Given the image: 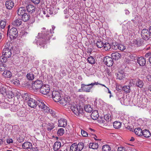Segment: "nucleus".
Returning <instances> with one entry per match:
<instances>
[{
	"label": "nucleus",
	"instance_id": "ddd939ff",
	"mask_svg": "<svg viewBox=\"0 0 151 151\" xmlns=\"http://www.w3.org/2000/svg\"><path fill=\"white\" fill-rule=\"evenodd\" d=\"M14 3L13 0H8L5 3L6 7L9 9H11L14 6Z\"/></svg>",
	"mask_w": 151,
	"mask_h": 151
},
{
	"label": "nucleus",
	"instance_id": "ea45409f",
	"mask_svg": "<svg viewBox=\"0 0 151 151\" xmlns=\"http://www.w3.org/2000/svg\"><path fill=\"white\" fill-rule=\"evenodd\" d=\"M88 62L90 64H94L95 63V60L92 56H90L88 58Z\"/></svg>",
	"mask_w": 151,
	"mask_h": 151
},
{
	"label": "nucleus",
	"instance_id": "49530a36",
	"mask_svg": "<svg viewBox=\"0 0 151 151\" xmlns=\"http://www.w3.org/2000/svg\"><path fill=\"white\" fill-rule=\"evenodd\" d=\"M17 115L19 117H24L26 116L25 112L22 111H18L17 112Z\"/></svg>",
	"mask_w": 151,
	"mask_h": 151
},
{
	"label": "nucleus",
	"instance_id": "4468645a",
	"mask_svg": "<svg viewBox=\"0 0 151 151\" xmlns=\"http://www.w3.org/2000/svg\"><path fill=\"white\" fill-rule=\"evenodd\" d=\"M137 62L141 66H144L146 63L145 59L143 57L138 58L137 59Z\"/></svg>",
	"mask_w": 151,
	"mask_h": 151
},
{
	"label": "nucleus",
	"instance_id": "680f3d73",
	"mask_svg": "<svg viewBox=\"0 0 151 151\" xmlns=\"http://www.w3.org/2000/svg\"><path fill=\"white\" fill-rule=\"evenodd\" d=\"M106 73L109 76H110L111 75V71L110 70L107 69L106 70Z\"/></svg>",
	"mask_w": 151,
	"mask_h": 151
},
{
	"label": "nucleus",
	"instance_id": "f03ea898",
	"mask_svg": "<svg viewBox=\"0 0 151 151\" xmlns=\"http://www.w3.org/2000/svg\"><path fill=\"white\" fill-rule=\"evenodd\" d=\"M51 31V30L50 35L48 33L47 35H45L42 31L41 33H38L39 38V39L37 41L36 43L37 45H39L44 47L45 46L44 44H46L47 41L49 40L50 39L51 36L50 34L51 33H52Z\"/></svg>",
	"mask_w": 151,
	"mask_h": 151
},
{
	"label": "nucleus",
	"instance_id": "a878e982",
	"mask_svg": "<svg viewBox=\"0 0 151 151\" xmlns=\"http://www.w3.org/2000/svg\"><path fill=\"white\" fill-rule=\"evenodd\" d=\"M115 50H117V49L122 50L123 51L125 49V47L122 44H117L116 46V47L113 48Z\"/></svg>",
	"mask_w": 151,
	"mask_h": 151
},
{
	"label": "nucleus",
	"instance_id": "6ab92c4d",
	"mask_svg": "<svg viewBox=\"0 0 151 151\" xmlns=\"http://www.w3.org/2000/svg\"><path fill=\"white\" fill-rule=\"evenodd\" d=\"M2 75L5 78H10L12 76V73L8 70H5Z\"/></svg>",
	"mask_w": 151,
	"mask_h": 151
},
{
	"label": "nucleus",
	"instance_id": "de8ad7c7",
	"mask_svg": "<svg viewBox=\"0 0 151 151\" xmlns=\"http://www.w3.org/2000/svg\"><path fill=\"white\" fill-rule=\"evenodd\" d=\"M145 57L149 58V61L150 63L151 64V52H148L146 53L145 55Z\"/></svg>",
	"mask_w": 151,
	"mask_h": 151
},
{
	"label": "nucleus",
	"instance_id": "4d7b16f0",
	"mask_svg": "<svg viewBox=\"0 0 151 151\" xmlns=\"http://www.w3.org/2000/svg\"><path fill=\"white\" fill-rule=\"evenodd\" d=\"M23 99L25 100H27L28 99V100L30 99L29 98V96H28V94L27 93L24 94V95L23 96Z\"/></svg>",
	"mask_w": 151,
	"mask_h": 151
},
{
	"label": "nucleus",
	"instance_id": "f8f14e48",
	"mask_svg": "<svg viewBox=\"0 0 151 151\" xmlns=\"http://www.w3.org/2000/svg\"><path fill=\"white\" fill-rule=\"evenodd\" d=\"M69 101L70 100H69L68 98L65 97L60 99L58 102L63 106H65L69 104Z\"/></svg>",
	"mask_w": 151,
	"mask_h": 151
},
{
	"label": "nucleus",
	"instance_id": "2f4dec72",
	"mask_svg": "<svg viewBox=\"0 0 151 151\" xmlns=\"http://www.w3.org/2000/svg\"><path fill=\"white\" fill-rule=\"evenodd\" d=\"M121 123L120 122H115L113 123L114 127L116 129H119L121 127Z\"/></svg>",
	"mask_w": 151,
	"mask_h": 151
},
{
	"label": "nucleus",
	"instance_id": "6e6d98bb",
	"mask_svg": "<svg viewBox=\"0 0 151 151\" xmlns=\"http://www.w3.org/2000/svg\"><path fill=\"white\" fill-rule=\"evenodd\" d=\"M48 14H52L53 13V8H48L46 10Z\"/></svg>",
	"mask_w": 151,
	"mask_h": 151
},
{
	"label": "nucleus",
	"instance_id": "052dcab7",
	"mask_svg": "<svg viewBox=\"0 0 151 151\" xmlns=\"http://www.w3.org/2000/svg\"><path fill=\"white\" fill-rule=\"evenodd\" d=\"M125 149L123 147H119L118 148L117 151H126Z\"/></svg>",
	"mask_w": 151,
	"mask_h": 151
},
{
	"label": "nucleus",
	"instance_id": "c85d7f7f",
	"mask_svg": "<svg viewBox=\"0 0 151 151\" xmlns=\"http://www.w3.org/2000/svg\"><path fill=\"white\" fill-rule=\"evenodd\" d=\"M84 110L87 112L91 113L93 109L90 105H86L84 106Z\"/></svg>",
	"mask_w": 151,
	"mask_h": 151
},
{
	"label": "nucleus",
	"instance_id": "72a5a7b5",
	"mask_svg": "<svg viewBox=\"0 0 151 151\" xmlns=\"http://www.w3.org/2000/svg\"><path fill=\"white\" fill-rule=\"evenodd\" d=\"M46 127L48 131H50L55 127L54 124L52 123H48L47 124Z\"/></svg>",
	"mask_w": 151,
	"mask_h": 151
},
{
	"label": "nucleus",
	"instance_id": "a19ab883",
	"mask_svg": "<svg viewBox=\"0 0 151 151\" xmlns=\"http://www.w3.org/2000/svg\"><path fill=\"white\" fill-rule=\"evenodd\" d=\"M102 149L103 151H110L111 148L109 145H105L103 146Z\"/></svg>",
	"mask_w": 151,
	"mask_h": 151
},
{
	"label": "nucleus",
	"instance_id": "864d4df0",
	"mask_svg": "<svg viewBox=\"0 0 151 151\" xmlns=\"http://www.w3.org/2000/svg\"><path fill=\"white\" fill-rule=\"evenodd\" d=\"M6 89L4 87H2L0 90V92L3 95L6 94Z\"/></svg>",
	"mask_w": 151,
	"mask_h": 151
},
{
	"label": "nucleus",
	"instance_id": "8fccbe9b",
	"mask_svg": "<svg viewBox=\"0 0 151 151\" xmlns=\"http://www.w3.org/2000/svg\"><path fill=\"white\" fill-rule=\"evenodd\" d=\"M76 144L74 143L70 146V151H76Z\"/></svg>",
	"mask_w": 151,
	"mask_h": 151
},
{
	"label": "nucleus",
	"instance_id": "f3484780",
	"mask_svg": "<svg viewBox=\"0 0 151 151\" xmlns=\"http://www.w3.org/2000/svg\"><path fill=\"white\" fill-rule=\"evenodd\" d=\"M27 11L31 13L34 12L35 11V7L32 5H27L26 7Z\"/></svg>",
	"mask_w": 151,
	"mask_h": 151
},
{
	"label": "nucleus",
	"instance_id": "bf43d9fd",
	"mask_svg": "<svg viewBox=\"0 0 151 151\" xmlns=\"http://www.w3.org/2000/svg\"><path fill=\"white\" fill-rule=\"evenodd\" d=\"M31 1L35 4H37L40 3V0H31Z\"/></svg>",
	"mask_w": 151,
	"mask_h": 151
},
{
	"label": "nucleus",
	"instance_id": "423d86ee",
	"mask_svg": "<svg viewBox=\"0 0 151 151\" xmlns=\"http://www.w3.org/2000/svg\"><path fill=\"white\" fill-rule=\"evenodd\" d=\"M8 35L11 38L14 39L16 38L17 37L18 35L17 29L15 27H12L10 30L9 29L7 33V35Z\"/></svg>",
	"mask_w": 151,
	"mask_h": 151
},
{
	"label": "nucleus",
	"instance_id": "603ef678",
	"mask_svg": "<svg viewBox=\"0 0 151 151\" xmlns=\"http://www.w3.org/2000/svg\"><path fill=\"white\" fill-rule=\"evenodd\" d=\"M81 133L83 137H86L88 136V133L87 132L82 129L81 130Z\"/></svg>",
	"mask_w": 151,
	"mask_h": 151
},
{
	"label": "nucleus",
	"instance_id": "58836bf2",
	"mask_svg": "<svg viewBox=\"0 0 151 151\" xmlns=\"http://www.w3.org/2000/svg\"><path fill=\"white\" fill-rule=\"evenodd\" d=\"M27 78L29 80H32L34 78V75L32 73H28L27 75Z\"/></svg>",
	"mask_w": 151,
	"mask_h": 151
},
{
	"label": "nucleus",
	"instance_id": "774afa93",
	"mask_svg": "<svg viewBox=\"0 0 151 151\" xmlns=\"http://www.w3.org/2000/svg\"><path fill=\"white\" fill-rule=\"evenodd\" d=\"M130 62V60L128 58H126L124 60V62L126 64H128Z\"/></svg>",
	"mask_w": 151,
	"mask_h": 151
},
{
	"label": "nucleus",
	"instance_id": "2eb2a0df",
	"mask_svg": "<svg viewBox=\"0 0 151 151\" xmlns=\"http://www.w3.org/2000/svg\"><path fill=\"white\" fill-rule=\"evenodd\" d=\"M32 146V144L29 142H25L22 145V147L24 149H31Z\"/></svg>",
	"mask_w": 151,
	"mask_h": 151
},
{
	"label": "nucleus",
	"instance_id": "4c0bfd02",
	"mask_svg": "<svg viewBox=\"0 0 151 151\" xmlns=\"http://www.w3.org/2000/svg\"><path fill=\"white\" fill-rule=\"evenodd\" d=\"M125 76V74L123 73H122L120 72H119L117 74V78L121 80L124 78Z\"/></svg>",
	"mask_w": 151,
	"mask_h": 151
},
{
	"label": "nucleus",
	"instance_id": "c9c22d12",
	"mask_svg": "<svg viewBox=\"0 0 151 151\" xmlns=\"http://www.w3.org/2000/svg\"><path fill=\"white\" fill-rule=\"evenodd\" d=\"M104 49L106 51L109 50L111 49V46L110 44L107 42H106L103 44V47Z\"/></svg>",
	"mask_w": 151,
	"mask_h": 151
},
{
	"label": "nucleus",
	"instance_id": "a18cd8bd",
	"mask_svg": "<svg viewBox=\"0 0 151 151\" xmlns=\"http://www.w3.org/2000/svg\"><path fill=\"white\" fill-rule=\"evenodd\" d=\"M6 22L5 20H1L0 22V26L2 29H4L6 26Z\"/></svg>",
	"mask_w": 151,
	"mask_h": 151
},
{
	"label": "nucleus",
	"instance_id": "c03bdc74",
	"mask_svg": "<svg viewBox=\"0 0 151 151\" xmlns=\"http://www.w3.org/2000/svg\"><path fill=\"white\" fill-rule=\"evenodd\" d=\"M103 43L102 41L100 40H98L96 42V46L97 47L99 48H101L103 47Z\"/></svg>",
	"mask_w": 151,
	"mask_h": 151
},
{
	"label": "nucleus",
	"instance_id": "393cba45",
	"mask_svg": "<svg viewBox=\"0 0 151 151\" xmlns=\"http://www.w3.org/2000/svg\"><path fill=\"white\" fill-rule=\"evenodd\" d=\"M142 135H143L145 137L148 138L150 136L151 134L148 130L146 129L143 130L142 131Z\"/></svg>",
	"mask_w": 151,
	"mask_h": 151
},
{
	"label": "nucleus",
	"instance_id": "b1692460",
	"mask_svg": "<svg viewBox=\"0 0 151 151\" xmlns=\"http://www.w3.org/2000/svg\"><path fill=\"white\" fill-rule=\"evenodd\" d=\"M84 144L83 142H80L76 145V151H81L83 148Z\"/></svg>",
	"mask_w": 151,
	"mask_h": 151
},
{
	"label": "nucleus",
	"instance_id": "4be33fe9",
	"mask_svg": "<svg viewBox=\"0 0 151 151\" xmlns=\"http://www.w3.org/2000/svg\"><path fill=\"white\" fill-rule=\"evenodd\" d=\"M99 116V113L97 110H94L91 115V118L93 120H96Z\"/></svg>",
	"mask_w": 151,
	"mask_h": 151
},
{
	"label": "nucleus",
	"instance_id": "a211bd4d",
	"mask_svg": "<svg viewBox=\"0 0 151 151\" xmlns=\"http://www.w3.org/2000/svg\"><path fill=\"white\" fill-rule=\"evenodd\" d=\"M67 125V121L66 119H61L58 121V126H59L64 127Z\"/></svg>",
	"mask_w": 151,
	"mask_h": 151
},
{
	"label": "nucleus",
	"instance_id": "7c9ffc66",
	"mask_svg": "<svg viewBox=\"0 0 151 151\" xmlns=\"http://www.w3.org/2000/svg\"><path fill=\"white\" fill-rule=\"evenodd\" d=\"M98 147V144L96 143H90L89 145V147L90 148L93 149H97Z\"/></svg>",
	"mask_w": 151,
	"mask_h": 151
},
{
	"label": "nucleus",
	"instance_id": "c756f323",
	"mask_svg": "<svg viewBox=\"0 0 151 151\" xmlns=\"http://www.w3.org/2000/svg\"><path fill=\"white\" fill-rule=\"evenodd\" d=\"M52 29H51L50 30H50H51V32H52V33H51V34H50L51 35V37L52 36V33H54L53 31L55 29V27L54 26H52ZM45 29H46L45 28H43V29H42L44 30L43 31H43L44 34H45L46 35H47V34L48 33H49V35H50V32H49L48 31H46V32H45L44 31L45 30Z\"/></svg>",
	"mask_w": 151,
	"mask_h": 151
},
{
	"label": "nucleus",
	"instance_id": "6e6552de",
	"mask_svg": "<svg viewBox=\"0 0 151 151\" xmlns=\"http://www.w3.org/2000/svg\"><path fill=\"white\" fill-rule=\"evenodd\" d=\"M103 62L107 66L109 67L112 66L113 64V60L112 58L108 56L104 57Z\"/></svg>",
	"mask_w": 151,
	"mask_h": 151
},
{
	"label": "nucleus",
	"instance_id": "e433bc0d",
	"mask_svg": "<svg viewBox=\"0 0 151 151\" xmlns=\"http://www.w3.org/2000/svg\"><path fill=\"white\" fill-rule=\"evenodd\" d=\"M136 81V86L137 87L140 88H141L143 87L144 85V83L142 81L138 79Z\"/></svg>",
	"mask_w": 151,
	"mask_h": 151
},
{
	"label": "nucleus",
	"instance_id": "09e8293b",
	"mask_svg": "<svg viewBox=\"0 0 151 151\" xmlns=\"http://www.w3.org/2000/svg\"><path fill=\"white\" fill-rule=\"evenodd\" d=\"M6 66V65L5 64H0V71H4L5 70Z\"/></svg>",
	"mask_w": 151,
	"mask_h": 151
},
{
	"label": "nucleus",
	"instance_id": "69168bd1",
	"mask_svg": "<svg viewBox=\"0 0 151 151\" xmlns=\"http://www.w3.org/2000/svg\"><path fill=\"white\" fill-rule=\"evenodd\" d=\"M42 12L44 15H45L46 14V17H49V16L48 15V14L46 10H44L43 11H42Z\"/></svg>",
	"mask_w": 151,
	"mask_h": 151
},
{
	"label": "nucleus",
	"instance_id": "dca6fc26",
	"mask_svg": "<svg viewBox=\"0 0 151 151\" xmlns=\"http://www.w3.org/2000/svg\"><path fill=\"white\" fill-rule=\"evenodd\" d=\"M82 86V88H83V91L86 92H89L91 91V89L92 87H89V84L88 85H85L84 84H81Z\"/></svg>",
	"mask_w": 151,
	"mask_h": 151
},
{
	"label": "nucleus",
	"instance_id": "7ed1b4c3",
	"mask_svg": "<svg viewBox=\"0 0 151 151\" xmlns=\"http://www.w3.org/2000/svg\"><path fill=\"white\" fill-rule=\"evenodd\" d=\"M27 103L29 106L33 108L38 106L41 109L43 105H44V103L42 100H38L36 101L35 100L31 98L27 100Z\"/></svg>",
	"mask_w": 151,
	"mask_h": 151
},
{
	"label": "nucleus",
	"instance_id": "3c124183",
	"mask_svg": "<svg viewBox=\"0 0 151 151\" xmlns=\"http://www.w3.org/2000/svg\"><path fill=\"white\" fill-rule=\"evenodd\" d=\"M110 115L106 114L104 116V119L107 122L109 121V120H110Z\"/></svg>",
	"mask_w": 151,
	"mask_h": 151
},
{
	"label": "nucleus",
	"instance_id": "13d9d810",
	"mask_svg": "<svg viewBox=\"0 0 151 151\" xmlns=\"http://www.w3.org/2000/svg\"><path fill=\"white\" fill-rule=\"evenodd\" d=\"M134 42L135 44L138 46L140 45H141V42L139 40H135V41H134Z\"/></svg>",
	"mask_w": 151,
	"mask_h": 151
},
{
	"label": "nucleus",
	"instance_id": "f704fd0d",
	"mask_svg": "<svg viewBox=\"0 0 151 151\" xmlns=\"http://www.w3.org/2000/svg\"><path fill=\"white\" fill-rule=\"evenodd\" d=\"M122 89L126 93H129L130 92V87L129 86H124L122 88Z\"/></svg>",
	"mask_w": 151,
	"mask_h": 151
},
{
	"label": "nucleus",
	"instance_id": "9d476101",
	"mask_svg": "<svg viewBox=\"0 0 151 151\" xmlns=\"http://www.w3.org/2000/svg\"><path fill=\"white\" fill-rule=\"evenodd\" d=\"M52 96L53 100L56 102H58L61 98L60 94L57 91H53L52 92Z\"/></svg>",
	"mask_w": 151,
	"mask_h": 151
},
{
	"label": "nucleus",
	"instance_id": "9b49d317",
	"mask_svg": "<svg viewBox=\"0 0 151 151\" xmlns=\"http://www.w3.org/2000/svg\"><path fill=\"white\" fill-rule=\"evenodd\" d=\"M41 110L45 113H49L52 115H54L55 114L54 111L53 110L50 109L49 108L46 106L44 104V105H43Z\"/></svg>",
	"mask_w": 151,
	"mask_h": 151
},
{
	"label": "nucleus",
	"instance_id": "79ce46f5",
	"mask_svg": "<svg viewBox=\"0 0 151 151\" xmlns=\"http://www.w3.org/2000/svg\"><path fill=\"white\" fill-rule=\"evenodd\" d=\"M64 133V130L63 128L59 129L57 132L58 136H62Z\"/></svg>",
	"mask_w": 151,
	"mask_h": 151
},
{
	"label": "nucleus",
	"instance_id": "cd10ccee",
	"mask_svg": "<svg viewBox=\"0 0 151 151\" xmlns=\"http://www.w3.org/2000/svg\"><path fill=\"white\" fill-rule=\"evenodd\" d=\"M142 130L139 128H136L134 130V132L135 134L138 136L142 135Z\"/></svg>",
	"mask_w": 151,
	"mask_h": 151
},
{
	"label": "nucleus",
	"instance_id": "412c9836",
	"mask_svg": "<svg viewBox=\"0 0 151 151\" xmlns=\"http://www.w3.org/2000/svg\"><path fill=\"white\" fill-rule=\"evenodd\" d=\"M17 13L19 16H22L26 13L24 7L19 8L17 11Z\"/></svg>",
	"mask_w": 151,
	"mask_h": 151
},
{
	"label": "nucleus",
	"instance_id": "aec40b11",
	"mask_svg": "<svg viewBox=\"0 0 151 151\" xmlns=\"http://www.w3.org/2000/svg\"><path fill=\"white\" fill-rule=\"evenodd\" d=\"M22 19H17L13 22L12 24V25L15 27H19L22 24Z\"/></svg>",
	"mask_w": 151,
	"mask_h": 151
},
{
	"label": "nucleus",
	"instance_id": "473e14b6",
	"mask_svg": "<svg viewBox=\"0 0 151 151\" xmlns=\"http://www.w3.org/2000/svg\"><path fill=\"white\" fill-rule=\"evenodd\" d=\"M61 146V143L59 142H55L53 146V149L55 151H56L59 149Z\"/></svg>",
	"mask_w": 151,
	"mask_h": 151
},
{
	"label": "nucleus",
	"instance_id": "5fc2aeb1",
	"mask_svg": "<svg viewBox=\"0 0 151 151\" xmlns=\"http://www.w3.org/2000/svg\"><path fill=\"white\" fill-rule=\"evenodd\" d=\"M13 83L16 85H17L19 84V81L17 79H13L12 80Z\"/></svg>",
	"mask_w": 151,
	"mask_h": 151
},
{
	"label": "nucleus",
	"instance_id": "bb28decb",
	"mask_svg": "<svg viewBox=\"0 0 151 151\" xmlns=\"http://www.w3.org/2000/svg\"><path fill=\"white\" fill-rule=\"evenodd\" d=\"M30 17L29 14L28 13H26L22 16V20L24 22H26L29 19Z\"/></svg>",
	"mask_w": 151,
	"mask_h": 151
},
{
	"label": "nucleus",
	"instance_id": "5701e85b",
	"mask_svg": "<svg viewBox=\"0 0 151 151\" xmlns=\"http://www.w3.org/2000/svg\"><path fill=\"white\" fill-rule=\"evenodd\" d=\"M111 56L113 59L118 60L121 57V55L118 52H116L111 54Z\"/></svg>",
	"mask_w": 151,
	"mask_h": 151
},
{
	"label": "nucleus",
	"instance_id": "338daca9",
	"mask_svg": "<svg viewBox=\"0 0 151 151\" xmlns=\"http://www.w3.org/2000/svg\"><path fill=\"white\" fill-rule=\"evenodd\" d=\"M146 77L147 80H148L149 81L151 82V75H148Z\"/></svg>",
	"mask_w": 151,
	"mask_h": 151
},
{
	"label": "nucleus",
	"instance_id": "f257e3e1",
	"mask_svg": "<svg viewBox=\"0 0 151 151\" xmlns=\"http://www.w3.org/2000/svg\"><path fill=\"white\" fill-rule=\"evenodd\" d=\"M8 44L5 45L3 49L2 53L3 56L10 58L12 55V52L15 54L19 53V51L16 46H13L11 43H8Z\"/></svg>",
	"mask_w": 151,
	"mask_h": 151
},
{
	"label": "nucleus",
	"instance_id": "20e7f679",
	"mask_svg": "<svg viewBox=\"0 0 151 151\" xmlns=\"http://www.w3.org/2000/svg\"><path fill=\"white\" fill-rule=\"evenodd\" d=\"M43 85L42 81L40 80H37L35 81L32 85V88L34 91L37 92L40 90Z\"/></svg>",
	"mask_w": 151,
	"mask_h": 151
},
{
	"label": "nucleus",
	"instance_id": "e2e57ef3",
	"mask_svg": "<svg viewBox=\"0 0 151 151\" xmlns=\"http://www.w3.org/2000/svg\"><path fill=\"white\" fill-rule=\"evenodd\" d=\"M6 142L8 144L12 143L13 142V140L12 139H7Z\"/></svg>",
	"mask_w": 151,
	"mask_h": 151
},
{
	"label": "nucleus",
	"instance_id": "37998d69",
	"mask_svg": "<svg viewBox=\"0 0 151 151\" xmlns=\"http://www.w3.org/2000/svg\"><path fill=\"white\" fill-rule=\"evenodd\" d=\"M9 58L4 56H1L0 58V61L3 63H6L7 60V59Z\"/></svg>",
	"mask_w": 151,
	"mask_h": 151
},
{
	"label": "nucleus",
	"instance_id": "39448f33",
	"mask_svg": "<svg viewBox=\"0 0 151 151\" xmlns=\"http://www.w3.org/2000/svg\"><path fill=\"white\" fill-rule=\"evenodd\" d=\"M70 108L77 116H80V115L82 114L83 113V109L79 106H75L73 105H71Z\"/></svg>",
	"mask_w": 151,
	"mask_h": 151
},
{
	"label": "nucleus",
	"instance_id": "0e129e2a",
	"mask_svg": "<svg viewBox=\"0 0 151 151\" xmlns=\"http://www.w3.org/2000/svg\"><path fill=\"white\" fill-rule=\"evenodd\" d=\"M30 151H39L37 147H32L30 149Z\"/></svg>",
	"mask_w": 151,
	"mask_h": 151
},
{
	"label": "nucleus",
	"instance_id": "0eeeda50",
	"mask_svg": "<svg viewBox=\"0 0 151 151\" xmlns=\"http://www.w3.org/2000/svg\"><path fill=\"white\" fill-rule=\"evenodd\" d=\"M141 35L142 38L146 40H148L150 38L151 35L149 30L146 29H144L142 30Z\"/></svg>",
	"mask_w": 151,
	"mask_h": 151
},
{
	"label": "nucleus",
	"instance_id": "1a4fd4ad",
	"mask_svg": "<svg viewBox=\"0 0 151 151\" xmlns=\"http://www.w3.org/2000/svg\"><path fill=\"white\" fill-rule=\"evenodd\" d=\"M50 91V88L49 86L47 84L43 85L40 90V92L44 95L47 94L49 93Z\"/></svg>",
	"mask_w": 151,
	"mask_h": 151
}]
</instances>
